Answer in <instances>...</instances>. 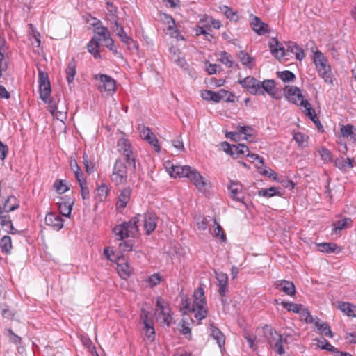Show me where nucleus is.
Here are the masks:
<instances>
[{"label": "nucleus", "mask_w": 356, "mask_h": 356, "mask_svg": "<svg viewBox=\"0 0 356 356\" xmlns=\"http://www.w3.org/2000/svg\"><path fill=\"white\" fill-rule=\"evenodd\" d=\"M314 341H316V345L317 347L320 348L323 350H326L329 352L332 353H339L340 351H339L335 347H334L332 345H331L325 339H318L315 338L314 339Z\"/></svg>", "instance_id": "473e14b6"}, {"label": "nucleus", "mask_w": 356, "mask_h": 356, "mask_svg": "<svg viewBox=\"0 0 356 356\" xmlns=\"http://www.w3.org/2000/svg\"><path fill=\"white\" fill-rule=\"evenodd\" d=\"M38 84L40 97L44 103L51 104V101L49 98L51 91L50 81L48 74L41 70H39L38 72Z\"/></svg>", "instance_id": "1a4fd4ad"}, {"label": "nucleus", "mask_w": 356, "mask_h": 356, "mask_svg": "<svg viewBox=\"0 0 356 356\" xmlns=\"http://www.w3.org/2000/svg\"><path fill=\"white\" fill-rule=\"evenodd\" d=\"M352 225L353 220L349 218L338 220L332 224L333 232L335 234H337L340 231H341L343 229L351 227Z\"/></svg>", "instance_id": "7c9ffc66"}, {"label": "nucleus", "mask_w": 356, "mask_h": 356, "mask_svg": "<svg viewBox=\"0 0 356 356\" xmlns=\"http://www.w3.org/2000/svg\"><path fill=\"white\" fill-rule=\"evenodd\" d=\"M218 60L228 67H232L234 65L233 58L232 55L226 51H222L220 53Z\"/></svg>", "instance_id": "a19ab883"}, {"label": "nucleus", "mask_w": 356, "mask_h": 356, "mask_svg": "<svg viewBox=\"0 0 356 356\" xmlns=\"http://www.w3.org/2000/svg\"><path fill=\"white\" fill-rule=\"evenodd\" d=\"M281 305L289 312L298 313L300 312V307L302 305L296 304L292 302L282 301Z\"/></svg>", "instance_id": "09e8293b"}, {"label": "nucleus", "mask_w": 356, "mask_h": 356, "mask_svg": "<svg viewBox=\"0 0 356 356\" xmlns=\"http://www.w3.org/2000/svg\"><path fill=\"white\" fill-rule=\"evenodd\" d=\"M118 151L122 154L119 158H126L129 162L134 165L135 158L133 156V152L131 149V144L127 139L120 138L118 141Z\"/></svg>", "instance_id": "ddd939ff"}, {"label": "nucleus", "mask_w": 356, "mask_h": 356, "mask_svg": "<svg viewBox=\"0 0 356 356\" xmlns=\"http://www.w3.org/2000/svg\"><path fill=\"white\" fill-rule=\"evenodd\" d=\"M259 81L254 77L248 76L239 80L238 83L245 88L250 94L254 95H264V92L259 88Z\"/></svg>", "instance_id": "9b49d317"}, {"label": "nucleus", "mask_w": 356, "mask_h": 356, "mask_svg": "<svg viewBox=\"0 0 356 356\" xmlns=\"http://www.w3.org/2000/svg\"><path fill=\"white\" fill-rule=\"evenodd\" d=\"M147 132L145 140L148 142L153 147L155 152H159L161 150L160 145H159V140L154 133L149 134Z\"/></svg>", "instance_id": "ea45409f"}, {"label": "nucleus", "mask_w": 356, "mask_h": 356, "mask_svg": "<svg viewBox=\"0 0 356 356\" xmlns=\"http://www.w3.org/2000/svg\"><path fill=\"white\" fill-rule=\"evenodd\" d=\"M144 229L146 234L149 235L156 227L157 216L155 213L148 211L144 214Z\"/></svg>", "instance_id": "dca6fc26"}, {"label": "nucleus", "mask_w": 356, "mask_h": 356, "mask_svg": "<svg viewBox=\"0 0 356 356\" xmlns=\"http://www.w3.org/2000/svg\"><path fill=\"white\" fill-rule=\"evenodd\" d=\"M156 314L157 320L168 327L172 321L171 309L168 304L161 297H159L156 304Z\"/></svg>", "instance_id": "6e6552de"}, {"label": "nucleus", "mask_w": 356, "mask_h": 356, "mask_svg": "<svg viewBox=\"0 0 356 356\" xmlns=\"http://www.w3.org/2000/svg\"><path fill=\"white\" fill-rule=\"evenodd\" d=\"M72 208V203L71 204L67 202H61L58 205V210L60 214L66 217H70L71 214Z\"/></svg>", "instance_id": "37998d69"}, {"label": "nucleus", "mask_w": 356, "mask_h": 356, "mask_svg": "<svg viewBox=\"0 0 356 356\" xmlns=\"http://www.w3.org/2000/svg\"><path fill=\"white\" fill-rule=\"evenodd\" d=\"M47 225L52 227L56 230H60L63 227V219L59 215L50 212L44 219Z\"/></svg>", "instance_id": "a211bd4d"}, {"label": "nucleus", "mask_w": 356, "mask_h": 356, "mask_svg": "<svg viewBox=\"0 0 356 356\" xmlns=\"http://www.w3.org/2000/svg\"><path fill=\"white\" fill-rule=\"evenodd\" d=\"M8 332L10 334V339L12 342H13L15 344L21 343L22 338L17 335L16 334H15L11 329H8Z\"/></svg>", "instance_id": "69168bd1"}, {"label": "nucleus", "mask_w": 356, "mask_h": 356, "mask_svg": "<svg viewBox=\"0 0 356 356\" xmlns=\"http://www.w3.org/2000/svg\"><path fill=\"white\" fill-rule=\"evenodd\" d=\"M278 193L277 188L275 187H270L266 189H261L259 191L258 195L259 196L270 197Z\"/></svg>", "instance_id": "603ef678"}, {"label": "nucleus", "mask_w": 356, "mask_h": 356, "mask_svg": "<svg viewBox=\"0 0 356 356\" xmlns=\"http://www.w3.org/2000/svg\"><path fill=\"white\" fill-rule=\"evenodd\" d=\"M238 56L242 65L250 69H252L254 67V58L246 51L243 50L240 51L238 54Z\"/></svg>", "instance_id": "72a5a7b5"}, {"label": "nucleus", "mask_w": 356, "mask_h": 356, "mask_svg": "<svg viewBox=\"0 0 356 356\" xmlns=\"http://www.w3.org/2000/svg\"><path fill=\"white\" fill-rule=\"evenodd\" d=\"M242 184L238 181H229L227 188L230 191V197L232 200L244 203V195L242 193Z\"/></svg>", "instance_id": "2eb2a0df"}, {"label": "nucleus", "mask_w": 356, "mask_h": 356, "mask_svg": "<svg viewBox=\"0 0 356 356\" xmlns=\"http://www.w3.org/2000/svg\"><path fill=\"white\" fill-rule=\"evenodd\" d=\"M222 12L226 15V17L232 21L236 22L238 19V16L236 13L234 12L233 10L227 6H223L220 8Z\"/></svg>", "instance_id": "de8ad7c7"}, {"label": "nucleus", "mask_w": 356, "mask_h": 356, "mask_svg": "<svg viewBox=\"0 0 356 356\" xmlns=\"http://www.w3.org/2000/svg\"><path fill=\"white\" fill-rule=\"evenodd\" d=\"M315 327L318 330L321 334L330 338L333 337V332H332L329 325L325 322L321 321L318 318H316V321H315Z\"/></svg>", "instance_id": "cd10ccee"}, {"label": "nucleus", "mask_w": 356, "mask_h": 356, "mask_svg": "<svg viewBox=\"0 0 356 356\" xmlns=\"http://www.w3.org/2000/svg\"><path fill=\"white\" fill-rule=\"evenodd\" d=\"M277 75L284 82L293 81L296 79L295 74L289 70L277 72Z\"/></svg>", "instance_id": "a18cd8bd"}, {"label": "nucleus", "mask_w": 356, "mask_h": 356, "mask_svg": "<svg viewBox=\"0 0 356 356\" xmlns=\"http://www.w3.org/2000/svg\"><path fill=\"white\" fill-rule=\"evenodd\" d=\"M141 216H137L131 218L128 222H124L122 224L117 225L113 228V232L119 237L120 241H123L125 238L135 237L138 232V223L140 221Z\"/></svg>", "instance_id": "20e7f679"}, {"label": "nucleus", "mask_w": 356, "mask_h": 356, "mask_svg": "<svg viewBox=\"0 0 356 356\" xmlns=\"http://www.w3.org/2000/svg\"><path fill=\"white\" fill-rule=\"evenodd\" d=\"M56 191L59 194H63L69 190V187L67 186L64 180H60L54 184Z\"/></svg>", "instance_id": "5fc2aeb1"}, {"label": "nucleus", "mask_w": 356, "mask_h": 356, "mask_svg": "<svg viewBox=\"0 0 356 356\" xmlns=\"http://www.w3.org/2000/svg\"><path fill=\"white\" fill-rule=\"evenodd\" d=\"M94 79L99 80L102 83L99 86L101 92L105 91L110 94H113L116 90V83L115 81L110 76L103 74H97L94 75Z\"/></svg>", "instance_id": "f8f14e48"}, {"label": "nucleus", "mask_w": 356, "mask_h": 356, "mask_svg": "<svg viewBox=\"0 0 356 356\" xmlns=\"http://www.w3.org/2000/svg\"><path fill=\"white\" fill-rule=\"evenodd\" d=\"M355 127L351 124L343 125L341 127V134L344 138L350 137V138L356 140V134L353 133Z\"/></svg>", "instance_id": "c9c22d12"}, {"label": "nucleus", "mask_w": 356, "mask_h": 356, "mask_svg": "<svg viewBox=\"0 0 356 356\" xmlns=\"http://www.w3.org/2000/svg\"><path fill=\"white\" fill-rule=\"evenodd\" d=\"M104 254L108 260L113 262H116L118 266H121L120 264L121 258L118 256H116L114 252L110 250V248H105L104 250Z\"/></svg>", "instance_id": "49530a36"}, {"label": "nucleus", "mask_w": 356, "mask_h": 356, "mask_svg": "<svg viewBox=\"0 0 356 356\" xmlns=\"http://www.w3.org/2000/svg\"><path fill=\"white\" fill-rule=\"evenodd\" d=\"M216 277L218 281V293L222 298L228 291V276L222 272H216ZM224 302L223 298L221 299Z\"/></svg>", "instance_id": "f3484780"}, {"label": "nucleus", "mask_w": 356, "mask_h": 356, "mask_svg": "<svg viewBox=\"0 0 356 356\" xmlns=\"http://www.w3.org/2000/svg\"><path fill=\"white\" fill-rule=\"evenodd\" d=\"M161 19L168 25V30H172L175 26V21L172 17L166 13L160 14Z\"/></svg>", "instance_id": "8fccbe9b"}, {"label": "nucleus", "mask_w": 356, "mask_h": 356, "mask_svg": "<svg viewBox=\"0 0 356 356\" xmlns=\"http://www.w3.org/2000/svg\"><path fill=\"white\" fill-rule=\"evenodd\" d=\"M148 282L151 286H154L158 285L161 282V277L159 274L155 273L152 275L148 278Z\"/></svg>", "instance_id": "680f3d73"}, {"label": "nucleus", "mask_w": 356, "mask_h": 356, "mask_svg": "<svg viewBox=\"0 0 356 356\" xmlns=\"http://www.w3.org/2000/svg\"><path fill=\"white\" fill-rule=\"evenodd\" d=\"M353 160L349 158H338L334 161V165L340 170H346L353 167Z\"/></svg>", "instance_id": "f704fd0d"}, {"label": "nucleus", "mask_w": 356, "mask_h": 356, "mask_svg": "<svg viewBox=\"0 0 356 356\" xmlns=\"http://www.w3.org/2000/svg\"><path fill=\"white\" fill-rule=\"evenodd\" d=\"M131 194V189L130 187H126L120 191L116 202L117 209H124L127 207L130 200Z\"/></svg>", "instance_id": "6ab92c4d"}, {"label": "nucleus", "mask_w": 356, "mask_h": 356, "mask_svg": "<svg viewBox=\"0 0 356 356\" xmlns=\"http://www.w3.org/2000/svg\"><path fill=\"white\" fill-rule=\"evenodd\" d=\"M314 63L319 76L323 79L325 82L332 83L330 66L323 54L319 51H316L314 54Z\"/></svg>", "instance_id": "39448f33"}, {"label": "nucleus", "mask_w": 356, "mask_h": 356, "mask_svg": "<svg viewBox=\"0 0 356 356\" xmlns=\"http://www.w3.org/2000/svg\"><path fill=\"white\" fill-rule=\"evenodd\" d=\"M166 8H179L181 7L180 0H161Z\"/></svg>", "instance_id": "4d7b16f0"}, {"label": "nucleus", "mask_w": 356, "mask_h": 356, "mask_svg": "<svg viewBox=\"0 0 356 356\" xmlns=\"http://www.w3.org/2000/svg\"><path fill=\"white\" fill-rule=\"evenodd\" d=\"M337 308L348 316L356 317V306L349 302H338Z\"/></svg>", "instance_id": "a878e982"}, {"label": "nucleus", "mask_w": 356, "mask_h": 356, "mask_svg": "<svg viewBox=\"0 0 356 356\" xmlns=\"http://www.w3.org/2000/svg\"><path fill=\"white\" fill-rule=\"evenodd\" d=\"M1 248L2 252L8 254L12 248L11 238L9 236H4L1 240Z\"/></svg>", "instance_id": "e433bc0d"}, {"label": "nucleus", "mask_w": 356, "mask_h": 356, "mask_svg": "<svg viewBox=\"0 0 356 356\" xmlns=\"http://www.w3.org/2000/svg\"><path fill=\"white\" fill-rule=\"evenodd\" d=\"M181 311L184 314L193 312L194 316L199 321L206 318L208 314V309L202 288L199 287L195 290L192 304L188 300H182Z\"/></svg>", "instance_id": "f257e3e1"}, {"label": "nucleus", "mask_w": 356, "mask_h": 356, "mask_svg": "<svg viewBox=\"0 0 356 356\" xmlns=\"http://www.w3.org/2000/svg\"><path fill=\"white\" fill-rule=\"evenodd\" d=\"M129 168L133 170H135V160L134 165H133L128 159L118 158L113 165L111 181L116 185L125 184L127 181V170Z\"/></svg>", "instance_id": "7ed1b4c3"}, {"label": "nucleus", "mask_w": 356, "mask_h": 356, "mask_svg": "<svg viewBox=\"0 0 356 356\" xmlns=\"http://www.w3.org/2000/svg\"><path fill=\"white\" fill-rule=\"evenodd\" d=\"M104 42H105V46L107 48H108L109 50L111 51L114 55H115L116 56H118L119 58H122V54L118 51V49L114 44V41L111 38H108Z\"/></svg>", "instance_id": "864d4df0"}, {"label": "nucleus", "mask_w": 356, "mask_h": 356, "mask_svg": "<svg viewBox=\"0 0 356 356\" xmlns=\"http://www.w3.org/2000/svg\"><path fill=\"white\" fill-rule=\"evenodd\" d=\"M118 37L121 42L127 45L129 49H138L136 42L129 37L124 30V28H120L119 30Z\"/></svg>", "instance_id": "bb28decb"}, {"label": "nucleus", "mask_w": 356, "mask_h": 356, "mask_svg": "<svg viewBox=\"0 0 356 356\" xmlns=\"http://www.w3.org/2000/svg\"><path fill=\"white\" fill-rule=\"evenodd\" d=\"M259 88L262 90L264 92H266L272 98L277 99L276 97V88L275 81L273 79H266L262 82H259Z\"/></svg>", "instance_id": "412c9836"}, {"label": "nucleus", "mask_w": 356, "mask_h": 356, "mask_svg": "<svg viewBox=\"0 0 356 356\" xmlns=\"http://www.w3.org/2000/svg\"><path fill=\"white\" fill-rule=\"evenodd\" d=\"M306 115L309 117V118L313 121V122L316 124L318 129H323V126L321 124L319 119L316 117L315 111L312 107V105L307 108L306 110Z\"/></svg>", "instance_id": "c03bdc74"}, {"label": "nucleus", "mask_w": 356, "mask_h": 356, "mask_svg": "<svg viewBox=\"0 0 356 356\" xmlns=\"http://www.w3.org/2000/svg\"><path fill=\"white\" fill-rule=\"evenodd\" d=\"M145 335L151 341L154 340L155 330L153 326V323L151 320H146L145 322Z\"/></svg>", "instance_id": "4c0bfd02"}, {"label": "nucleus", "mask_w": 356, "mask_h": 356, "mask_svg": "<svg viewBox=\"0 0 356 356\" xmlns=\"http://www.w3.org/2000/svg\"><path fill=\"white\" fill-rule=\"evenodd\" d=\"M83 163L85 166L86 171L88 174H92L95 171L94 164L89 161L88 154L84 152L83 155Z\"/></svg>", "instance_id": "3c124183"}, {"label": "nucleus", "mask_w": 356, "mask_h": 356, "mask_svg": "<svg viewBox=\"0 0 356 356\" xmlns=\"http://www.w3.org/2000/svg\"><path fill=\"white\" fill-rule=\"evenodd\" d=\"M133 245H134L133 240L122 241L119 243V248L121 251H130L132 250Z\"/></svg>", "instance_id": "13d9d810"}, {"label": "nucleus", "mask_w": 356, "mask_h": 356, "mask_svg": "<svg viewBox=\"0 0 356 356\" xmlns=\"http://www.w3.org/2000/svg\"><path fill=\"white\" fill-rule=\"evenodd\" d=\"M93 26H95V35L98 38L102 37L104 42L111 38L110 31L106 27L102 26L100 20H97L95 23H93Z\"/></svg>", "instance_id": "b1692460"}, {"label": "nucleus", "mask_w": 356, "mask_h": 356, "mask_svg": "<svg viewBox=\"0 0 356 356\" xmlns=\"http://www.w3.org/2000/svg\"><path fill=\"white\" fill-rule=\"evenodd\" d=\"M297 43L289 41L286 44V49H285L282 45L280 43L277 38H273L270 40L269 48L271 54L277 58L280 59L289 53H293Z\"/></svg>", "instance_id": "0eeeda50"}, {"label": "nucleus", "mask_w": 356, "mask_h": 356, "mask_svg": "<svg viewBox=\"0 0 356 356\" xmlns=\"http://www.w3.org/2000/svg\"><path fill=\"white\" fill-rule=\"evenodd\" d=\"M65 73L67 81L68 84H70L72 83L76 74V62L74 58H72V60L69 62L65 70Z\"/></svg>", "instance_id": "c85d7f7f"}, {"label": "nucleus", "mask_w": 356, "mask_h": 356, "mask_svg": "<svg viewBox=\"0 0 356 356\" xmlns=\"http://www.w3.org/2000/svg\"><path fill=\"white\" fill-rule=\"evenodd\" d=\"M275 286L288 296H293L296 293V287L292 282L285 280H277Z\"/></svg>", "instance_id": "aec40b11"}, {"label": "nucleus", "mask_w": 356, "mask_h": 356, "mask_svg": "<svg viewBox=\"0 0 356 356\" xmlns=\"http://www.w3.org/2000/svg\"><path fill=\"white\" fill-rule=\"evenodd\" d=\"M79 186H80V188H81V193L82 198L83 200L89 199V197H90V191H89L88 187L87 186V182L81 184Z\"/></svg>", "instance_id": "052dcab7"}, {"label": "nucleus", "mask_w": 356, "mask_h": 356, "mask_svg": "<svg viewBox=\"0 0 356 356\" xmlns=\"http://www.w3.org/2000/svg\"><path fill=\"white\" fill-rule=\"evenodd\" d=\"M250 23L252 30L259 35H266L270 31L269 26L262 20L253 15H250Z\"/></svg>", "instance_id": "4468645a"}, {"label": "nucleus", "mask_w": 356, "mask_h": 356, "mask_svg": "<svg viewBox=\"0 0 356 356\" xmlns=\"http://www.w3.org/2000/svg\"><path fill=\"white\" fill-rule=\"evenodd\" d=\"M284 95L286 99L295 104H300L303 106L305 110L311 106V104L303 99L301 90L296 86H286L284 88Z\"/></svg>", "instance_id": "9d476101"}, {"label": "nucleus", "mask_w": 356, "mask_h": 356, "mask_svg": "<svg viewBox=\"0 0 356 356\" xmlns=\"http://www.w3.org/2000/svg\"><path fill=\"white\" fill-rule=\"evenodd\" d=\"M109 191L108 186L105 184H102L97 189L96 198L98 201H104Z\"/></svg>", "instance_id": "58836bf2"}, {"label": "nucleus", "mask_w": 356, "mask_h": 356, "mask_svg": "<svg viewBox=\"0 0 356 356\" xmlns=\"http://www.w3.org/2000/svg\"><path fill=\"white\" fill-rule=\"evenodd\" d=\"M264 335L268 340L270 346L277 352V354L282 355L284 353L283 347V339L282 337L277 334L276 330L270 325H266L263 327Z\"/></svg>", "instance_id": "423d86ee"}, {"label": "nucleus", "mask_w": 356, "mask_h": 356, "mask_svg": "<svg viewBox=\"0 0 356 356\" xmlns=\"http://www.w3.org/2000/svg\"><path fill=\"white\" fill-rule=\"evenodd\" d=\"M293 54H295L296 58L300 61L302 60L305 56L303 49L298 44H296V47Z\"/></svg>", "instance_id": "e2e57ef3"}, {"label": "nucleus", "mask_w": 356, "mask_h": 356, "mask_svg": "<svg viewBox=\"0 0 356 356\" xmlns=\"http://www.w3.org/2000/svg\"><path fill=\"white\" fill-rule=\"evenodd\" d=\"M18 207V204H16L15 197L10 195L5 200L3 206H0V214H7L8 212L16 209Z\"/></svg>", "instance_id": "5701e85b"}, {"label": "nucleus", "mask_w": 356, "mask_h": 356, "mask_svg": "<svg viewBox=\"0 0 356 356\" xmlns=\"http://www.w3.org/2000/svg\"><path fill=\"white\" fill-rule=\"evenodd\" d=\"M207 219L204 217L200 218L197 222L198 229L204 231L207 227Z\"/></svg>", "instance_id": "338daca9"}, {"label": "nucleus", "mask_w": 356, "mask_h": 356, "mask_svg": "<svg viewBox=\"0 0 356 356\" xmlns=\"http://www.w3.org/2000/svg\"><path fill=\"white\" fill-rule=\"evenodd\" d=\"M293 139L295 141L298 143L299 145L303 144L305 140V136L302 133L297 132L293 135Z\"/></svg>", "instance_id": "774afa93"}, {"label": "nucleus", "mask_w": 356, "mask_h": 356, "mask_svg": "<svg viewBox=\"0 0 356 356\" xmlns=\"http://www.w3.org/2000/svg\"><path fill=\"white\" fill-rule=\"evenodd\" d=\"M172 177H186L188 178L201 192H204L209 186V183L204 179L200 173L188 165H173L171 166V170L169 172Z\"/></svg>", "instance_id": "f03ea898"}, {"label": "nucleus", "mask_w": 356, "mask_h": 356, "mask_svg": "<svg viewBox=\"0 0 356 356\" xmlns=\"http://www.w3.org/2000/svg\"><path fill=\"white\" fill-rule=\"evenodd\" d=\"M210 330L211 337L216 341L220 348L225 345V338L223 333L213 325H210Z\"/></svg>", "instance_id": "c756f323"}, {"label": "nucleus", "mask_w": 356, "mask_h": 356, "mask_svg": "<svg viewBox=\"0 0 356 356\" xmlns=\"http://www.w3.org/2000/svg\"><path fill=\"white\" fill-rule=\"evenodd\" d=\"M102 38L94 35L89 43L87 44L88 51L93 55L95 58H101V55L99 51V44Z\"/></svg>", "instance_id": "4be33fe9"}, {"label": "nucleus", "mask_w": 356, "mask_h": 356, "mask_svg": "<svg viewBox=\"0 0 356 356\" xmlns=\"http://www.w3.org/2000/svg\"><path fill=\"white\" fill-rule=\"evenodd\" d=\"M318 250L325 253H336L341 252L342 248L334 243H322L318 244Z\"/></svg>", "instance_id": "393cba45"}, {"label": "nucleus", "mask_w": 356, "mask_h": 356, "mask_svg": "<svg viewBox=\"0 0 356 356\" xmlns=\"http://www.w3.org/2000/svg\"><path fill=\"white\" fill-rule=\"evenodd\" d=\"M173 146L179 151H184V146L181 136L172 140Z\"/></svg>", "instance_id": "0e129e2a"}, {"label": "nucleus", "mask_w": 356, "mask_h": 356, "mask_svg": "<svg viewBox=\"0 0 356 356\" xmlns=\"http://www.w3.org/2000/svg\"><path fill=\"white\" fill-rule=\"evenodd\" d=\"M319 154L321 155L322 159L325 161H332V153L331 152L325 147H322L318 150Z\"/></svg>", "instance_id": "6e6d98bb"}, {"label": "nucleus", "mask_w": 356, "mask_h": 356, "mask_svg": "<svg viewBox=\"0 0 356 356\" xmlns=\"http://www.w3.org/2000/svg\"><path fill=\"white\" fill-rule=\"evenodd\" d=\"M233 147L232 156L238 157L241 154L245 156L248 152V147L244 144L233 145Z\"/></svg>", "instance_id": "79ce46f5"}, {"label": "nucleus", "mask_w": 356, "mask_h": 356, "mask_svg": "<svg viewBox=\"0 0 356 356\" xmlns=\"http://www.w3.org/2000/svg\"><path fill=\"white\" fill-rule=\"evenodd\" d=\"M0 225L8 233L14 234L16 232V229L14 228L10 218L8 214H0Z\"/></svg>", "instance_id": "2f4dec72"}, {"label": "nucleus", "mask_w": 356, "mask_h": 356, "mask_svg": "<svg viewBox=\"0 0 356 356\" xmlns=\"http://www.w3.org/2000/svg\"><path fill=\"white\" fill-rule=\"evenodd\" d=\"M214 223L217 225V227L214 229V234L216 237H219L221 241H225L226 239L225 234L222 228L217 224L216 220H214Z\"/></svg>", "instance_id": "bf43d9fd"}]
</instances>
